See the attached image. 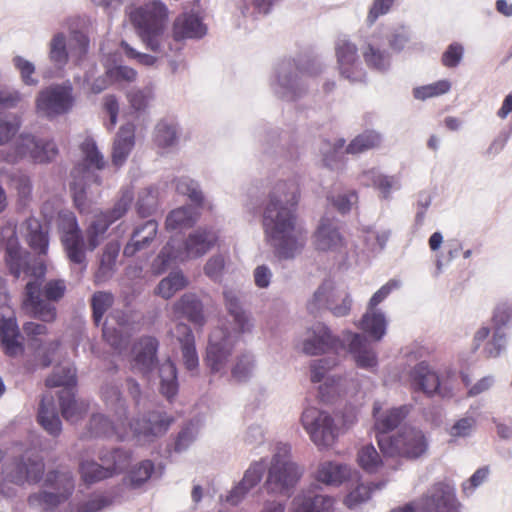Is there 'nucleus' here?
<instances>
[{
    "label": "nucleus",
    "mask_w": 512,
    "mask_h": 512,
    "mask_svg": "<svg viewBox=\"0 0 512 512\" xmlns=\"http://www.w3.org/2000/svg\"><path fill=\"white\" fill-rule=\"evenodd\" d=\"M337 65L340 75L350 82L362 81L365 71L362 67L357 47L349 40L339 39L335 46Z\"/></svg>",
    "instance_id": "obj_21"
},
{
    "label": "nucleus",
    "mask_w": 512,
    "mask_h": 512,
    "mask_svg": "<svg viewBox=\"0 0 512 512\" xmlns=\"http://www.w3.org/2000/svg\"><path fill=\"white\" fill-rule=\"evenodd\" d=\"M351 469L347 464L324 461L318 465L315 479L328 486H339L349 479Z\"/></svg>",
    "instance_id": "obj_35"
},
{
    "label": "nucleus",
    "mask_w": 512,
    "mask_h": 512,
    "mask_svg": "<svg viewBox=\"0 0 512 512\" xmlns=\"http://www.w3.org/2000/svg\"><path fill=\"white\" fill-rule=\"evenodd\" d=\"M383 486L384 483L382 482L371 485L359 484L355 489L349 492V494L344 498L343 503L348 509L355 510L370 499L373 488L381 489Z\"/></svg>",
    "instance_id": "obj_53"
},
{
    "label": "nucleus",
    "mask_w": 512,
    "mask_h": 512,
    "mask_svg": "<svg viewBox=\"0 0 512 512\" xmlns=\"http://www.w3.org/2000/svg\"><path fill=\"white\" fill-rule=\"evenodd\" d=\"M21 231L33 250L39 254L46 253L48 248V237L38 219H27L22 224Z\"/></svg>",
    "instance_id": "obj_40"
},
{
    "label": "nucleus",
    "mask_w": 512,
    "mask_h": 512,
    "mask_svg": "<svg viewBox=\"0 0 512 512\" xmlns=\"http://www.w3.org/2000/svg\"><path fill=\"white\" fill-rule=\"evenodd\" d=\"M134 146V126L126 124L122 126L116 136L113 145L112 162L121 166L127 159Z\"/></svg>",
    "instance_id": "obj_38"
},
{
    "label": "nucleus",
    "mask_w": 512,
    "mask_h": 512,
    "mask_svg": "<svg viewBox=\"0 0 512 512\" xmlns=\"http://www.w3.org/2000/svg\"><path fill=\"white\" fill-rule=\"evenodd\" d=\"M387 320L380 310L367 306L360 321V328L375 340L380 341L386 333Z\"/></svg>",
    "instance_id": "obj_41"
},
{
    "label": "nucleus",
    "mask_w": 512,
    "mask_h": 512,
    "mask_svg": "<svg viewBox=\"0 0 512 512\" xmlns=\"http://www.w3.org/2000/svg\"><path fill=\"white\" fill-rule=\"evenodd\" d=\"M176 189L180 194L187 195L197 205H202L204 196L199 184L188 177H181L177 180Z\"/></svg>",
    "instance_id": "obj_62"
},
{
    "label": "nucleus",
    "mask_w": 512,
    "mask_h": 512,
    "mask_svg": "<svg viewBox=\"0 0 512 512\" xmlns=\"http://www.w3.org/2000/svg\"><path fill=\"white\" fill-rule=\"evenodd\" d=\"M339 422L338 415L333 418L329 413L315 407L306 408L301 416L303 428L319 449H328L335 443L341 431Z\"/></svg>",
    "instance_id": "obj_10"
},
{
    "label": "nucleus",
    "mask_w": 512,
    "mask_h": 512,
    "mask_svg": "<svg viewBox=\"0 0 512 512\" xmlns=\"http://www.w3.org/2000/svg\"><path fill=\"white\" fill-rule=\"evenodd\" d=\"M507 335L503 330H494L492 338L487 341L483 348V354L486 358H497L506 349Z\"/></svg>",
    "instance_id": "obj_61"
},
{
    "label": "nucleus",
    "mask_w": 512,
    "mask_h": 512,
    "mask_svg": "<svg viewBox=\"0 0 512 512\" xmlns=\"http://www.w3.org/2000/svg\"><path fill=\"white\" fill-rule=\"evenodd\" d=\"M416 504L419 512H459L460 508L455 488L443 482L434 484Z\"/></svg>",
    "instance_id": "obj_18"
},
{
    "label": "nucleus",
    "mask_w": 512,
    "mask_h": 512,
    "mask_svg": "<svg viewBox=\"0 0 512 512\" xmlns=\"http://www.w3.org/2000/svg\"><path fill=\"white\" fill-rule=\"evenodd\" d=\"M43 460L31 450L5 461L2 467L0 494L5 498H13L17 494L15 486L33 485L38 483L44 474Z\"/></svg>",
    "instance_id": "obj_5"
},
{
    "label": "nucleus",
    "mask_w": 512,
    "mask_h": 512,
    "mask_svg": "<svg viewBox=\"0 0 512 512\" xmlns=\"http://www.w3.org/2000/svg\"><path fill=\"white\" fill-rule=\"evenodd\" d=\"M106 74L113 83H131L137 78V72L124 65H107Z\"/></svg>",
    "instance_id": "obj_64"
},
{
    "label": "nucleus",
    "mask_w": 512,
    "mask_h": 512,
    "mask_svg": "<svg viewBox=\"0 0 512 512\" xmlns=\"http://www.w3.org/2000/svg\"><path fill=\"white\" fill-rule=\"evenodd\" d=\"M337 289L332 280H324L307 301L309 314L316 316L326 309L329 310L330 304L336 302Z\"/></svg>",
    "instance_id": "obj_34"
},
{
    "label": "nucleus",
    "mask_w": 512,
    "mask_h": 512,
    "mask_svg": "<svg viewBox=\"0 0 512 512\" xmlns=\"http://www.w3.org/2000/svg\"><path fill=\"white\" fill-rule=\"evenodd\" d=\"M49 60L57 68L62 69L68 61L66 37L63 33L55 34L49 42Z\"/></svg>",
    "instance_id": "obj_52"
},
{
    "label": "nucleus",
    "mask_w": 512,
    "mask_h": 512,
    "mask_svg": "<svg viewBox=\"0 0 512 512\" xmlns=\"http://www.w3.org/2000/svg\"><path fill=\"white\" fill-rule=\"evenodd\" d=\"M256 366L255 356L249 351H244L236 357L231 368V376L237 382H246L254 375Z\"/></svg>",
    "instance_id": "obj_44"
},
{
    "label": "nucleus",
    "mask_w": 512,
    "mask_h": 512,
    "mask_svg": "<svg viewBox=\"0 0 512 512\" xmlns=\"http://www.w3.org/2000/svg\"><path fill=\"white\" fill-rule=\"evenodd\" d=\"M380 135L374 131H366L354 138L347 146V152L357 154L372 149L380 144Z\"/></svg>",
    "instance_id": "obj_55"
},
{
    "label": "nucleus",
    "mask_w": 512,
    "mask_h": 512,
    "mask_svg": "<svg viewBox=\"0 0 512 512\" xmlns=\"http://www.w3.org/2000/svg\"><path fill=\"white\" fill-rule=\"evenodd\" d=\"M218 238L219 233L214 227H198L183 243L169 240L154 260L153 266L157 273H161L174 261L183 262L202 257L216 245Z\"/></svg>",
    "instance_id": "obj_4"
},
{
    "label": "nucleus",
    "mask_w": 512,
    "mask_h": 512,
    "mask_svg": "<svg viewBox=\"0 0 512 512\" xmlns=\"http://www.w3.org/2000/svg\"><path fill=\"white\" fill-rule=\"evenodd\" d=\"M38 421L53 436H57L61 432V421L58 417L53 396H43L39 407Z\"/></svg>",
    "instance_id": "obj_39"
},
{
    "label": "nucleus",
    "mask_w": 512,
    "mask_h": 512,
    "mask_svg": "<svg viewBox=\"0 0 512 512\" xmlns=\"http://www.w3.org/2000/svg\"><path fill=\"white\" fill-rule=\"evenodd\" d=\"M347 345L348 352L356 366L370 372L376 371L378 367V357L374 349L369 345L367 338L358 333L347 331L343 335V347Z\"/></svg>",
    "instance_id": "obj_23"
},
{
    "label": "nucleus",
    "mask_w": 512,
    "mask_h": 512,
    "mask_svg": "<svg viewBox=\"0 0 512 512\" xmlns=\"http://www.w3.org/2000/svg\"><path fill=\"white\" fill-rule=\"evenodd\" d=\"M377 442L384 455L408 460H417L429 450L426 433L411 425H405L391 435L378 436Z\"/></svg>",
    "instance_id": "obj_7"
},
{
    "label": "nucleus",
    "mask_w": 512,
    "mask_h": 512,
    "mask_svg": "<svg viewBox=\"0 0 512 512\" xmlns=\"http://www.w3.org/2000/svg\"><path fill=\"white\" fill-rule=\"evenodd\" d=\"M298 198L299 190L294 181H280L270 192L264 208L265 237L279 260L296 258L307 242V231L297 220Z\"/></svg>",
    "instance_id": "obj_1"
},
{
    "label": "nucleus",
    "mask_w": 512,
    "mask_h": 512,
    "mask_svg": "<svg viewBox=\"0 0 512 512\" xmlns=\"http://www.w3.org/2000/svg\"><path fill=\"white\" fill-rule=\"evenodd\" d=\"M129 323V315L123 311H113L103 327V337L115 349H120L126 342L123 329Z\"/></svg>",
    "instance_id": "obj_33"
},
{
    "label": "nucleus",
    "mask_w": 512,
    "mask_h": 512,
    "mask_svg": "<svg viewBox=\"0 0 512 512\" xmlns=\"http://www.w3.org/2000/svg\"><path fill=\"white\" fill-rule=\"evenodd\" d=\"M363 56L367 65L377 70H385L389 66L388 54L381 51L374 41L367 44L363 51Z\"/></svg>",
    "instance_id": "obj_57"
},
{
    "label": "nucleus",
    "mask_w": 512,
    "mask_h": 512,
    "mask_svg": "<svg viewBox=\"0 0 512 512\" xmlns=\"http://www.w3.org/2000/svg\"><path fill=\"white\" fill-rule=\"evenodd\" d=\"M110 225L107 215L103 212L94 217L85 232L89 250L93 251L100 245Z\"/></svg>",
    "instance_id": "obj_46"
},
{
    "label": "nucleus",
    "mask_w": 512,
    "mask_h": 512,
    "mask_svg": "<svg viewBox=\"0 0 512 512\" xmlns=\"http://www.w3.org/2000/svg\"><path fill=\"white\" fill-rule=\"evenodd\" d=\"M22 125V119L17 114H8L0 117V146L11 145L12 152L5 156V160L8 162V157L15 153V142L19 138L16 135Z\"/></svg>",
    "instance_id": "obj_42"
},
{
    "label": "nucleus",
    "mask_w": 512,
    "mask_h": 512,
    "mask_svg": "<svg viewBox=\"0 0 512 512\" xmlns=\"http://www.w3.org/2000/svg\"><path fill=\"white\" fill-rule=\"evenodd\" d=\"M172 421L173 419L166 413L154 411L141 419L129 422L128 426L137 441L144 444L162 436Z\"/></svg>",
    "instance_id": "obj_20"
},
{
    "label": "nucleus",
    "mask_w": 512,
    "mask_h": 512,
    "mask_svg": "<svg viewBox=\"0 0 512 512\" xmlns=\"http://www.w3.org/2000/svg\"><path fill=\"white\" fill-rule=\"evenodd\" d=\"M271 86L274 93L286 101H294L306 91L304 74L299 75L298 69L290 61L278 65Z\"/></svg>",
    "instance_id": "obj_17"
},
{
    "label": "nucleus",
    "mask_w": 512,
    "mask_h": 512,
    "mask_svg": "<svg viewBox=\"0 0 512 512\" xmlns=\"http://www.w3.org/2000/svg\"><path fill=\"white\" fill-rule=\"evenodd\" d=\"M127 420L120 422L116 417V422L112 423L103 414H94L90 418L87 426L86 437H112L123 439L127 434Z\"/></svg>",
    "instance_id": "obj_31"
},
{
    "label": "nucleus",
    "mask_w": 512,
    "mask_h": 512,
    "mask_svg": "<svg viewBox=\"0 0 512 512\" xmlns=\"http://www.w3.org/2000/svg\"><path fill=\"white\" fill-rule=\"evenodd\" d=\"M412 384L416 389L432 395L440 388L439 376L426 363L416 365L411 372Z\"/></svg>",
    "instance_id": "obj_36"
},
{
    "label": "nucleus",
    "mask_w": 512,
    "mask_h": 512,
    "mask_svg": "<svg viewBox=\"0 0 512 512\" xmlns=\"http://www.w3.org/2000/svg\"><path fill=\"white\" fill-rule=\"evenodd\" d=\"M290 450L288 444L276 445L266 481L267 488L273 493H284L300 478L301 470L290 460Z\"/></svg>",
    "instance_id": "obj_12"
},
{
    "label": "nucleus",
    "mask_w": 512,
    "mask_h": 512,
    "mask_svg": "<svg viewBox=\"0 0 512 512\" xmlns=\"http://www.w3.org/2000/svg\"><path fill=\"white\" fill-rule=\"evenodd\" d=\"M349 383L347 378L335 374L328 376L318 384L319 396L323 401L329 402L337 396L346 395L350 393Z\"/></svg>",
    "instance_id": "obj_43"
},
{
    "label": "nucleus",
    "mask_w": 512,
    "mask_h": 512,
    "mask_svg": "<svg viewBox=\"0 0 512 512\" xmlns=\"http://www.w3.org/2000/svg\"><path fill=\"white\" fill-rule=\"evenodd\" d=\"M197 216L194 209L184 206L172 210L166 218V229L177 230L191 227L196 222Z\"/></svg>",
    "instance_id": "obj_48"
},
{
    "label": "nucleus",
    "mask_w": 512,
    "mask_h": 512,
    "mask_svg": "<svg viewBox=\"0 0 512 512\" xmlns=\"http://www.w3.org/2000/svg\"><path fill=\"white\" fill-rule=\"evenodd\" d=\"M157 233L158 223L155 220H147L135 226L130 240L123 249V255L125 257H132L137 252L147 249L156 239Z\"/></svg>",
    "instance_id": "obj_27"
},
{
    "label": "nucleus",
    "mask_w": 512,
    "mask_h": 512,
    "mask_svg": "<svg viewBox=\"0 0 512 512\" xmlns=\"http://www.w3.org/2000/svg\"><path fill=\"white\" fill-rule=\"evenodd\" d=\"M235 345L236 339L228 328L216 327L210 332L204 362L211 374L223 376L227 373Z\"/></svg>",
    "instance_id": "obj_13"
},
{
    "label": "nucleus",
    "mask_w": 512,
    "mask_h": 512,
    "mask_svg": "<svg viewBox=\"0 0 512 512\" xmlns=\"http://www.w3.org/2000/svg\"><path fill=\"white\" fill-rule=\"evenodd\" d=\"M76 382V371L69 364L58 365L53 373L46 379V385L49 387L64 386L59 394V402L62 416L72 423L77 422L86 411L84 402H78L74 399L72 386Z\"/></svg>",
    "instance_id": "obj_11"
},
{
    "label": "nucleus",
    "mask_w": 512,
    "mask_h": 512,
    "mask_svg": "<svg viewBox=\"0 0 512 512\" xmlns=\"http://www.w3.org/2000/svg\"><path fill=\"white\" fill-rule=\"evenodd\" d=\"M75 104L70 81L51 84L41 89L35 98L36 113L43 118L55 119L69 113Z\"/></svg>",
    "instance_id": "obj_9"
},
{
    "label": "nucleus",
    "mask_w": 512,
    "mask_h": 512,
    "mask_svg": "<svg viewBox=\"0 0 512 512\" xmlns=\"http://www.w3.org/2000/svg\"><path fill=\"white\" fill-rule=\"evenodd\" d=\"M296 347L305 355L318 356L342 348L343 339L334 336L324 323L315 322L299 335Z\"/></svg>",
    "instance_id": "obj_15"
},
{
    "label": "nucleus",
    "mask_w": 512,
    "mask_h": 512,
    "mask_svg": "<svg viewBox=\"0 0 512 512\" xmlns=\"http://www.w3.org/2000/svg\"><path fill=\"white\" fill-rule=\"evenodd\" d=\"M333 506L334 499L331 496L306 491L293 498L289 512H331Z\"/></svg>",
    "instance_id": "obj_28"
},
{
    "label": "nucleus",
    "mask_w": 512,
    "mask_h": 512,
    "mask_svg": "<svg viewBox=\"0 0 512 512\" xmlns=\"http://www.w3.org/2000/svg\"><path fill=\"white\" fill-rule=\"evenodd\" d=\"M120 251V245L118 242H109L104 249V252L100 259V267L98 271V277L107 278L111 275Z\"/></svg>",
    "instance_id": "obj_56"
},
{
    "label": "nucleus",
    "mask_w": 512,
    "mask_h": 512,
    "mask_svg": "<svg viewBox=\"0 0 512 512\" xmlns=\"http://www.w3.org/2000/svg\"><path fill=\"white\" fill-rule=\"evenodd\" d=\"M158 342L155 338L145 337L135 343L133 347V357L131 360V370L142 374L148 380L154 378L153 370L156 367V352Z\"/></svg>",
    "instance_id": "obj_24"
},
{
    "label": "nucleus",
    "mask_w": 512,
    "mask_h": 512,
    "mask_svg": "<svg viewBox=\"0 0 512 512\" xmlns=\"http://www.w3.org/2000/svg\"><path fill=\"white\" fill-rule=\"evenodd\" d=\"M127 99L136 111L145 110L154 100V86L148 83L142 87H133L127 92Z\"/></svg>",
    "instance_id": "obj_51"
},
{
    "label": "nucleus",
    "mask_w": 512,
    "mask_h": 512,
    "mask_svg": "<svg viewBox=\"0 0 512 512\" xmlns=\"http://www.w3.org/2000/svg\"><path fill=\"white\" fill-rule=\"evenodd\" d=\"M337 365L336 358H322L310 364V379L314 384H320L326 377L332 376L329 371Z\"/></svg>",
    "instance_id": "obj_59"
},
{
    "label": "nucleus",
    "mask_w": 512,
    "mask_h": 512,
    "mask_svg": "<svg viewBox=\"0 0 512 512\" xmlns=\"http://www.w3.org/2000/svg\"><path fill=\"white\" fill-rule=\"evenodd\" d=\"M0 339L8 356L15 357L23 352L22 337L14 313L8 304L0 308Z\"/></svg>",
    "instance_id": "obj_25"
},
{
    "label": "nucleus",
    "mask_w": 512,
    "mask_h": 512,
    "mask_svg": "<svg viewBox=\"0 0 512 512\" xmlns=\"http://www.w3.org/2000/svg\"><path fill=\"white\" fill-rule=\"evenodd\" d=\"M450 89L451 83L448 80H439L432 84L414 88L413 95L418 100H426L431 97L446 94Z\"/></svg>",
    "instance_id": "obj_60"
},
{
    "label": "nucleus",
    "mask_w": 512,
    "mask_h": 512,
    "mask_svg": "<svg viewBox=\"0 0 512 512\" xmlns=\"http://www.w3.org/2000/svg\"><path fill=\"white\" fill-rule=\"evenodd\" d=\"M6 253V261L11 274L16 278L21 277L22 274L32 278L25 287L24 310L41 321H54L57 312L56 307L50 301H58L64 296L66 291L65 281L50 280L41 289L40 278L45 274L43 263L38 260L30 263L28 256L23 255L17 248V242L13 238L8 240Z\"/></svg>",
    "instance_id": "obj_2"
},
{
    "label": "nucleus",
    "mask_w": 512,
    "mask_h": 512,
    "mask_svg": "<svg viewBox=\"0 0 512 512\" xmlns=\"http://www.w3.org/2000/svg\"><path fill=\"white\" fill-rule=\"evenodd\" d=\"M102 465L94 461H82L80 473L85 483L91 484L125 470L130 463V454L123 449L103 450L100 454Z\"/></svg>",
    "instance_id": "obj_14"
},
{
    "label": "nucleus",
    "mask_w": 512,
    "mask_h": 512,
    "mask_svg": "<svg viewBox=\"0 0 512 512\" xmlns=\"http://www.w3.org/2000/svg\"><path fill=\"white\" fill-rule=\"evenodd\" d=\"M359 180L364 186L376 188L384 199H389L393 191L401 188L400 176L385 175L375 168L363 171Z\"/></svg>",
    "instance_id": "obj_29"
},
{
    "label": "nucleus",
    "mask_w": 512,
    "mask_h": 512,
    "mask_svg": "<svg viewBox=\"0 0 512 512\" xmlns=\"http://www.w3.org/2000/svg\"><path fill=\"white\" fill-rule=\"evenodd\" d=\"M155 143L161 148H170L177 143V131L173 124L159 122L155 127Z\"/></svg>",
    "instance_id": "obj_58"
},
{
    "label": "nucleus",
    "mask_w": 512,
    "mask_h": 512,
    "mask_svg": "<svg viewBox=\"0 0 512 512\" xmlns=\"http://www.w3.org/2000/svg\"><path fill=\"white\" fill-rule=\"evenodd\" d=\"M113 295L109 292H96L91 300L94 322L98 325L105 312L113 304Z\"/></svg>",
    "instance_id": "obj_63"
},
{
    "label": "nucleus",
    "mask_w": 512,
    "mask_h": 512,
    "mask_svg": "<svg viewBox=\"0 0 512 512\" xmlns=\"http://www.w3.org/2000/svg\"><path fill=\"white\" fill-rule=\"evenodd\" d=\"M172 311L175 317L185 318L196 327L202 328L207 322L204 304L199 296L192 292L183 294L175 301Z\"/></svg>",
    "instance_id": "obj_26"
},
{
    "label": "nucleus",
    "mask_w": 512,
    "mask_h": 512,
    "mask_svg": "<svg viewBox=\"0 0 512 512\" xmlns=\"http://www.w3.org/2000/svg\"><path fill=\"white\" fill-rule=\"evenodd\" d=\"M74 489V477L69 470H52L46 474L42 489L30 494L27 501L33 509L54 512L70 500Z\"/></svg>",
    "instance_id": "obj_6"
},
{
    "label": "nucleus",
    "mask_w": 512,
    "mask_h": 512,
    "mask_svg": "<svg viewBox=\"0 0 512 512\" xmlns=\"http://www.w3.org/2000/svg\"><path fill=\"white\" fill-rule=\"evenodd\" d=\"M207 33V28L201 18L194 13H182L173 23V38L176 41L184 39H199Z\"/></svg>",
    "instance_id": "obj_30"
},
{
    "label": "nucleus",
    "mask_w": 512,
    "mask_h": 512,
    "mask_svg": "<svg viewBox=\"0 0 512 512\" xmlns=\"http://www.w3.org/2000/svg\"><path fill=\"white\" fill-rule=\"evenodd\" d=\"M159 391L168 400H171L178 392L177 370L174 363L166 359L157 367Z\"/></svg>",
    "instance_id": "obj_37"
},
{
    "label": "nucleus",
    "mask_w": 512,
    "mask_h": 512,
    "mask_svg": "<svg viewBox=\"0 0 512 512\" xmlns=\"http://www.w3.org/2000/svg\"><path fill=\"white\" fill-rule=\"evenodd\" d=\"M158 192L154 187H147L138 194L136 209L141 217L151 215L157 207Z\"/></svg>",
    "instance_id": "obj_54"
},
{
    "label": "nucleus",
    "mask_w": 512,
    "mask_h": 512,
    "mask_svg": "<svg viewBox=\"0 0 512 512\" xmlns=\"http://www.w3.org/2000/svg\"><path fill=\"white\" fill-rule=\"evenodd\" d=\"M81 152L83 159L72 170L74 200L77 206L81 208L82 201L85 199L87 192L86 187L88 183L99 182V177L95 173L105 167V160L103 155L98 150L95 141L87 137L81 144Z\"/></svg>",
    "instance_id": "obj_8"
},
{
    "label": "nucleus",
    "mask_w": 512,
    "mask_h": 512,
    "mask_svg": "<svg viewBox=\"0 0 512 512\" xmlns=\"http://www.w3.org/2000/svg\"><path fill=\"white\" fill-rule=\"evenodd\" d=\"M111 505V499L104 495H96L85 503L69 501L60 512H102Z\"/></svg>",
    "instance_id": "obj_50"
},
{
    "label": "nucleus",
    "mask_w": 512,
    "mask_h": 512,
    "mask_svg": "<svg viewBox=\"0 0 512 512\" xmlns=\"http://www.w3.org/2000/svg\"><path fill=\"white\" fill-rule=\"evenodd\" d=\"M58 227L61 232V241L69 261L79 265L81 269H85L87 266L85 244L74 214L69 211L59 212Z\"/></svg>",
    "instance_id": "obj_16"
},
{
    "label": "nucleus",
    "mask_w": 512,
    "mask_h": 512,
    "mask_svg": "<svg viewBox=\"0 0 512 512\" xmlns=\"http://www.w3.org/2000/svg\"><path fill=\"white\" fill-rule=\"evenodd\" d=\"M58 153L53 141L36 139L29 133H22L15 142V153L8 157L13 163L22 157H30L37 162L51 161Z\"/></svg>",
    "instance_id": "obj_19"
},
{
    "label": "nucleus",
    "mask_w": 512,
    "mask_h": 512,
    "mask_svg": "<svg viewBox=\"0 0 512 512\" xmlns=\"http://www.w3.org/2000/svg\"><path fill=\"white\" fill-rule=\"evenodd\" d=\"M358 465L368 473H376L383 465L382 458L372 444L361 446L356 457Z\"/></svg>",
    "instance_id": "obj_49"
},
{
    "label": "nucleus",
    "mask_w": 512,
    "mask_h": 512,
    "mask_svg": "<svg viewBox=\"0 0 512 512\" xmlns=\"http://www.w3.org/2000/svg\"><path fill=\"white\" fill-rule=\"evenodd\" d=\"M187 285L188 280L184 274L181 271H174L159 282L155 293L164 299H170L176 292L184 289Z\"/></svg>",
    "instance_id": "obj_47"
},
{
    "label": "nucleus",
    "mask_w": 512,
    "mask_h": 512,
    "mask_svg": "<svg viewBox=\"0 0 512 512\" xmlns=\"http://www.w3.org/2000/svg\"><path fill=\"white\" fill-rule=\"evenodd\" d=\"M409 412L410 408L407 405L382 411L381 405L379 403H375L373 407V415L376 431L386 435V432L396 428L408 416Z\"/></svg>",
    "instance_id": "obj_32"
},
{
    "label": "nucleus",
    "mask_w": 512,
    "mask_h": 512,
    "mask_svg": "<svg viewBox=\"0 0 512 512\" xmlns=\"http://www.w3.org/2000/svg\"><path fill=\"white\" fill-rule=\"evenodd\" d=\"M312 244L317 251L344 254L346 242L338 224L329 218L321 219L312 236Z\"/></svg>",
    "instance_id": "obj_22"
},
{
    "label": "nucleus",
    "mask_w": 512,
    "mask_h": 512,
    "mask_svg": "<svg viewBox=\"0 0 512 512\" xmlns=\"http://www.w3.org/2000/svg\"><path fill=\"white\" fill-rule=\"evenodd\" d=\"M130 20L141 41L152 52L168 56L169 51L173 50L165 34L167 8L162 2L151 1L135 9L130 14Z\"/></svg>",
    "instance_id": "obj_3"
},
{
    "label": "nucleus",
    "mask_w": 512,
    "mask_h": 512,
    "mask_svg": "<svg viewBox=\"0 0 512 512\" xmlns=\"http://www.w3.org/2000/svg\"><path fill=\"white\" fill-rule=\"evenodd\" d=\"M103 400L107 407L118 417L120 422L127 420L125 401L121 396L118 385L114 383L106 384L102 391Z\"/></svg>",
    "instance_id": "obj_45"
}]
</instances>
